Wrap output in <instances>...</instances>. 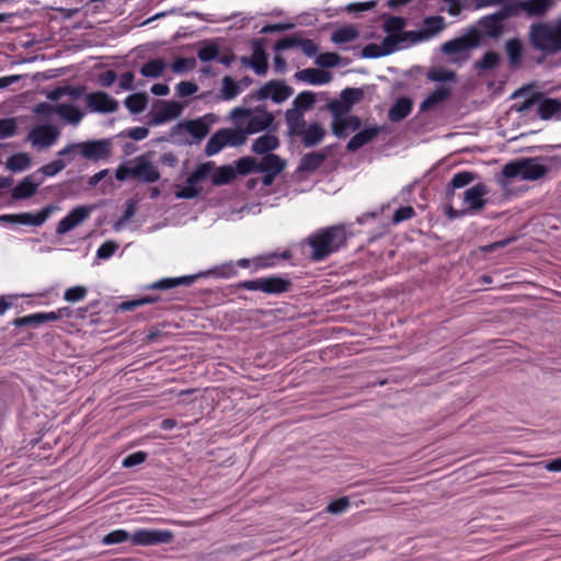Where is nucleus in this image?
<instances>
[{
  "instance_id": "56",
  "label": "nucleus",
  "mask_w": 561,
  "mask_h": 561,
  "mask_svg": "<svg viewBox=\"0 0 561 561\" xmlns=\"http://www.w3.org/2000/svg\"><path fill=\"white\" fill-rule=\"evenodd\" d=\"M219 56V47L215 43H206L197 51V57L201 61H211Z\"/></svg>"
},
{
  "instance_id": "28",
  "label": "nucleus",
  "mask_w": 561,
  "mask_h": 561,
  "mask_svg": "<svg viewBox=\"0 0 561 561\" xmlns=\"http://www.w3.org/2000/svg\"><path fill=\"white\" fill-rule=\"evenodd\" d=\"M505 50L511 68H519L523 61L524 47L519 38H510L505 43Z\"/></svg>"
},
{
  "instance_id": "38",
  "label": "nucleus",
  "mask_w": 561,
  "mask_h": 561,
  "mask_svg": "<svg viewBox=\"0 0 561 561\" xmlns=\"http://www.w3.org/2000/svg\"><path fill=\"white\" fill-rule=\"evenodd\" d=\"M196 279V276H182V277H175V278H162L160 280H157L152 283L149 288L150 289H160L165 290L170 288H174L180 285H191Z\"/></svg>"
},
{
  "instance_id": "16",
  "label": "nucleus",
  "mask_w": 561,
  "mask_h": 561,
  "mask_svg": "<svg viewBox=\"0 0 561 561\" xmlns=\"http://www.w3.org/2000/svg\"><path fill=\"white\" fill-rule=\"evenodd\" d=\"M413 110V100L409 96H400L388 111V119L399 123L407 118Z\"/></svg>"
},
{
  "instance_id": "27",
  "label": "nucleus",
  "mask_w": 561,
  "mask_h": 561,
  "mask_svg": "<svg viewBox=\"0 0 561 561\" xmlns=\"http://www.w3.org/2000/svg\"><path fill=\"white\" fill-rule=\"evenodd\" d=\"M279 147V139L275 135L264 134L256 138L252 144V151L256 154L272 153Z\"/></svg>"
},
{
  "instance_id": "49",
  "label": "nucleus",
  "mask_w": 561,
  "mask_h": 561,
  "mask_svg": "<svg viewBox=\"0 0 561 561\" xmlns=\"http://www.w3.org/2000/svg\"><path fill=\"white\" fill-rule=\"evenodd\" d=\"M424 41L427 39L422 28L419 31H403L399 39V49Z\"/></svg>"
},
{
  "instance_id": "22",
  "label": "nucleus",
  "mask_w": 561,
  "mask_h": 561,
  "mask_svg": "<svg viewBox=\"0 0 561 561\" xmlns=\"http://www.w3.org/2000/svg\"><path fill=\"white\" fill-rule=\"evenodd\" d=\"M242 64H244V65L250 64L251 67L254 69V71L257 75L266 73L267 68H268L267 56L260 43H256L254 45L251 59L249 60L247 57H243Z\"/></svg>"
},
{
  "instance_id": "6",
  "label": "nucleus",
  "mask_w": 561,
  "mask_h": 561,
  "mask_svg": "<svg viewBox=\"0 0 561 561\" xmlns=\"http://www.w3.org/2000/svg\"><path fill=\"white\" fill-rule=\"evenodd\" d=\"M291 282L287 278L272 275L251 280H243L237 285L239 289L261 290L268 295H278L290 289Z\"/></svg>"
},
{
  "instance_id": "48",
  "label": "nucleus",
  "mask_w": 561,
  "mask_h": 561,
  "mask_svg": "<svg viewBox=\"0 0 561 561\" xmlns=\"http://www.w3.org/2000/svg\"><path fill=\"white\" fill-rule=\"evenodd\" d=\"M316 102V95L313 92L305 91L299 93L294 102L293 107L290 110H298L300 113L309 110L313 103Z\"/></svg>"
},
{
  "instance_id": "18",
  "label": "nucleus",
  "mask_w": 561,
  "mask_h": 561,
  "mask_svg": "<svg viewBox=\"0 0 561 561\" xmlns=\"http://www.w3.org/2000/svg\"><path fill=\"white\" fill-rule=\"evenodd\" d=\"M362 121L358 116L351 115L342 118H334L332 122V131L339 138H345L350 131L359 129Z\"/></svg>"
},
{
  "instance_id": "47",
  "label": "nucleus",
  "mask_w": 561,
  "mask_h": 561,
  "mask_svg": "<svg viewBox=\"0 0 561 561\" xmlns=\"http://www.w3.org/2000/svg\"><path fill=\"white\" fill-rule=\"evenodd\" d=\"M226 147L224 133L221 129L217 130L207 141L205 153L208 157L215 156Z\"/></svg>"
},
{
  "instance_id": "4",
  "label": "nucleus",
  "mask_w": 561,
  "mask_h": 561,
  "mask_svg": "<svg viewBox=\"0 0 561 561\" xmlns=\"http://www.w3.org/2000/svg\"><path fill=\"white\" fill-rule=\"evenodd\" d=\"M548 168L538 162V158H524L510 162L503 168V175L508 179L520 178L522 180L536 181L543 178Z\"/></svg>"
},
{
  "instance_id": "59",
  "label": "nucleus",
  "mask_w": 561,
  "mask_h": 561,
  "mask_svg": "<svg viewBox=\"0 0 561 561\" xmlns=\"http://www.w3.org/2000/svg\"><path fill=\"white\" fill-rule=\"evenodd\" d=\"M18 130L16 119L11 118H0V139H5L14 136Z\"/></svg>"
},
{
  "instance_id": "42",
  "label": "nucleus",
  "mask_w": 561,
  "mask_h": 561,
  "mask_svg": "<svg viewBox=\"0 0 561 561\" xmlns=\"http://www.w3.org/2000/svg\"><path fill=\"white\" fill-rule=\"evenodd\" d=\"M57 114L62 119H65L69 123H72V124H78L83 117V114L81 113V111L78 107H76L75 105L65 104V103L57 105Z\"/></svg>"
},
{
  "instance_id": "12",
  "label": "nucleus",
  "mask_w": 561,
  "mask_h": 561,
  "mask_svg": "<svg viewBox=\"0 0 561 561\" xmlns=\"http://www.w3.org/2000/svg\"><path fill=\"white\" fill-rule=\"evenodd\" d=\"M293 94V89L282 81L272 80L256 91L257 100L271 98L275 103H282Z\"/></svg>"
},
{
  "instance_id": "8",
  "label": "nucleus",
  "mask_w": 561,
  "mask_h": 561,
  "mask_svg": "<svg viewBox=\"0 0 561 561\" xmlns=\"http://www.w3.org/2000/svg\"><path fill=\"white\" fill-rule=\"evenodd\" d=\"M173 538V533L168 529L140 528L130 535V542L134 546H154L170 543Z\"/></svg>"
},
{
  "instance_id": "21",
  "label": "nucleus",
  "mask_w": 561,
  "mask_h": 561,
  "mask_svg": "<svg viewBox=\"0 0 561 561\" xmlns=\"http://www.w3.org/2000/svg\"><path fill=\"white\" fill-rule=\"evenodd\" d=\"M57 209H58L57 206L48 205V206L44 207L43 209H41L37 214L20 213V218H19L20 225L39 227Z\"/></svg>"
},
{
  "instance_id": "3",
  "label": "nucleus",
  "mask_w": 561,
  "mask_h": 561,
  "mask_svg": "<svg viewBox=\"0 0 561 561\" xmlns=\"http://www.w3.org/2000/svg\"><path fill=\"white\" fill-rule=\"evenodd\" d=\"M230 118L234 125L242 126L247 136L267 129L274 122V115L263 107H234L230 112Z\"/></svg>"
},
{
  "instance_id": "60",
  "label": "nucleus",
  "mask_w": 561,
  "mask_h": 561,
  "mask_svg": "<svg viewBox=\"0 0 561 561\" xmlns=\"http://www.w3.org/2000/svg\"><path fill=\"white\" fill-rule=\"evenodd\" d=\"M88 289L84 286L69 287L64 293V299L68 302H77L85 298Z\"/></svg>"
},
{
  "instance_id": "14",
  "label": "nucleus",
  "mask_w": 561,
  "mask_h": 561,
  "mask_svg": "<svg viewBox=\"0 0 561 561\" xmlns=\"http://www.w3.org/2000/svg\"><path fill=\"white\" fill-rule=\"evenodd\" d=\"M92 207L78 206L71 209L66 217H64L56 227V233L62 236L89 218Z\"/></svg>"
},
{
  "instance_id": "46",
  "label": "nucleus",
  "mask_w": 561,
  "mask_h": 561,
  "mask_svg": "<svg viewBox=\"0 0 561 561\" xmlns=\"http://www.w3.org/2000/svg\"><path fill=\"white\" fill-rule=\"evenodd\" d=\"M220 93L222 100L229 101L237 98L241 93V87L231 77L226 76L222 79Z\"/></svg>"
},
{
  "instance_id": "58",
  "label": "nucleus",
  "mask_w": 561,
  "mask_h": 561,
  "mask_svg": "<svg viewBox=\"0 0 561 561\" xmlns=\"http://www.w3.org/2000/svg\"><path fill=\"white\" fill-rule=\"evenodd\" d=\"M130 540V535L127 530L125 529H115L111 533H108L107 535L104 536L103 538V543L105 545H117V543H122V542H126Z\"/></svg>"
},
{
  "instance_id": "50",
  "label": "nucleus",
  "mask_w": 561,
  "mask_h": 561,
  "mask_svg": "<svg viewBox=\"0 0 561 561\" xmlns=\"http://www.w3.org/2000/svg\"><path fill=\"white\" fill-rule=\"evenodd\" d=\"M358 32L353 26H343L332 34V41L336 44L350 43L356 39Z\"/></svg>"
},
{
  "instance_id": "39",
  "label": "nucleus",
  "mask_w": 561,
  "mask_h": 561,
  "mask_svg": "<svg viewBox=\"0 0 561 561\" xmlns=\"http://www.w3.org/2000/svg\"><path fill=\"white\" fill-rule=\"evenodd\" d=\"M186 131L195 139L202 140L209 133V126L202 118L187 121L184 123Z\"/></svg>"
},
{
  "instance_id": "34",
  "label": "nucleus",
  "mask_w": 561,
  "mask_h": 561,
  "mask_svg": "<svg viewBox=\"0 0 561 561\" xmlns=\"http://www.w3.org/2000/svg\"><path fill=\"white\" fill-rule=\"evenodd\" d=\"M327 160V153L320 151L309 152L302 156L298 167L299 171L313 172Z\"/></svg>"
},
{
  "instance_id": "2",
  "label": "nucleus",
  "mask_w": 561,
  "mask_h": 561,
  "mask_svg": "<svg viewBox=\"0 0 561 561\" xmlns=\"http://www.w3.org/2000/svg\"><path fill=\"white\" fill-rule=\"evenodd\" d=\"M528 38L533 48L545 55L561 53V19L531 24Z\"/></svg>"
},
{
  "instance_id": "32",
  "label": "nucleus",
  "mask_w": 561,
  "mask_h": 561,
  "mask_svg": "<svg viewBox=\"0 0 561 561\" xmlns=\"http://www.w3.org/2000/svg\"><path fill=\"white\" fill-rule=\"evenodd\" d=\"M561 101L558 99L543 98L538 105V115L541 119L548 121L557 115L561 118Z\"/></svg>"
},
{
  "instance_id": "9",
  "label": "nucleus",
  "mask_w": 561,
  "mask_h": 561,
  "mask_svg": "<svg viewBox=\"0 0 561 561\" xmlns=\"http://www.w3.org/2000/svg\"><path fill=\"white\" fill-rule=\"evenodd\" d=\"M407 24L408 20L403 16L389 15L386 18L382 24V30L387 34L383 45L388 46L389 50H399V39Z\"/></svg>"
},
{
  "instance_id": "43",
  "label": "nucleus",
  "mask_w": 561,
  "mask_h": 561,
  "mask_svg": "<svg viewBox=\"0 0 561 561\" xmlns=\"http://www.w3.org/2000/svg\"><path fill=\"white\" fill-rule=\"evenodd\" d=\"M7 168L12 172H20L28 169L31 164V158L27 153L20 152L14 153L7 160Z\"/></svg>"
},
{
  "instance_id": "53",
  "label": "nucleus",
  "mask_w": 561,
  "mask_h": 561,
  "mask_svg": "<svg viewBox=\"0 0 561 561\" xmlns=\"http://www.w3.org/2000/svg\"><path fill=\"white\" fill-rule=\"evenodd\" d=\"M364 96L363 90L358 88H346L341 93L342 102L351 110L352 105L358 103Z\"/></svg>"
},
{
  "instance_id": "52",
  "label": "nucleus",
  "mask_w": 561,
  "mask_h": 561,
  "mask_svg": "<svg viewBox=\"0 0 561 561\" xmlns=\"http://www.w3.org/2000/svg\"><path fill=\"white\" fill-rule=\"evenodd\" d=\"M394 53V50H389L388 46L383 45V41L380 45L377 44H367L362 51V56L364 58H378L381 56H387Z\"/></svg>"
},
{
  "instance_id": "62",
  "label": "nucleus",
  "mask_w": 561,
  "mask_h": 561,
  "mask_svg": "<svg viewBox=\"0 0 561 561\" xmlns=\"http://www.w3.org/2000/svg\"><path fill=\"white\" fill-rule=\"evenodd\" d=\"M66 168V162L61 159L54 160L43 165L38 171L45 176H54Z\"/></svg>"
},
{
  "instance_id": "19",
  "label": "nucleus",
  "mask_w": 561,
  "mask_h": 561,
  "mask_svg": "<svg viewBox=\"0 0 561 561\" xmlns=\"http://www.w3.org/2000/svg\"><path fill=\"white\" fill-rule=\"evenodd\" d=\"M479 44V35L478 33L469 34L466 37L455 38L453 41L446 42L443 45V50L446 54H457L465 51L468 48L474 47Z\"/></svg>"
},
{
  "instance_id": "23",
  "label": "nucleus",
  "mask_w": 561,
  "mask_h": 561,
  "mask_svg": "<svg viewBox=\"0 0 561 561\" xmlns=\"http://www.w3.org/2000/svg\"><path fill=\"white\" fill-rule=\"evenodd\" d=\"M325 129L320 123H311L308 127L304 129L300 134V138L305 147H313L321 142L325 137Z\"/></svg>"
},
{
  "instance_id": "10",
  "label": "nucleus",
  "mask_w": 561,
  "mask_h": 561,
  "mask_svg": "<svg viewBox=\"0 0 561 561\" xmlns=\"http://www.w3.org/2000/svg\"><path fill=\"white\" fill-rule=\"evenodd\" d=\"M79 153L92 161L107 159L111 154L112 142L110 139L88 140L78 142Z\"/></svg>"
},
{
  "instance_id": "55",
  "label": "nucleus",
  "mask_w": 561,
  "mask_h": 561,
  "mask_svg": "<svg viewBox=\"0 0 561 561\" xmlns=\"http://www.w3.org/2000/svg\"><path fill=\"white\" fill-rule=\"evenodd\" d=\"M158 299H159L158 296L147 295V296H144V297L139 298V299H133V300L123 301L119 305V309L122 311H131V310H134V309H136L138 307L144 306V305L153 304Z\"/></svg>"
},
{
  "instance_id": "20",
  "label": "nucleus",
  "mask_w": 561,
  "mask_h": 561,
  "mask_svg": "<svg viewBox=\"0 0 561 561\" xmlns=\"http://www.w3.org/2000/svg\"><path fill=\"white\" fill-rule=\"evenodd\" d=\"M503 20L496 13L483 16L479 25L484 35L491 38L500 37L504 32Z\"/></svg>"
},
{
  "instance_id": "1",
  "label": "nucleus",
  "mask_w": 561,
  "mask_h": 561,
  "mask_svg": "<svg viewBox=\"0 0 561 561\" xmlns=\"http://www.w3.org/2000/svg\"><path fill=\"white\" fill-rule=\"evenodd\" d=\"M346 240L347 232L343 225L320 229L308 238V245L312 250L310 257L316 262L323 261L343 248Z\"/></svg>"
},
{
  "instance_id": "40",
  "label": "nucleus",
  "mask_w": 561,
  "mask_h": 561,
  "mask_svg": "<svg viewBox=\"0 0 561 561\" xmlns=\"http://www.w3.org/2000/svg\"><path fill=\"white\" fill-rule=\"evenodd\" d=\"M124 103L131 114H139L147 107L148 98L145 93H134L128 95Z\"/></svg>"
},
{
  "instance_id": "24",
  "label": "nucleus",
  "mask_w": 561,
  "mask_h": 561,
  "mask_svg": "<svg viewBox=\"0 0 561 561\" xmlns=\"http://www.w3.org/2000/svg\"><path fill=\"white\" fill-rule=\"evenodd\" d=\"M296 77L313 85L325 84L331 81V73L317 68H307L296 73Z\"/></svg>"
},
{
  "instance_id": "13",
  "label": "nucleus",
  "mask_w": 561,
  "mask_h": 561,
  "mask_svg": "<svg viewBox=\"0 0 561 561\" xmlns=\"http://www.w3.org/2000/svg\"><path fill=\"white\" fill-rule=\"evenodd\" d=\"M182 111V104L176 101H161L152 111L150 125L157 126L174 119L181 115Z\"/></svg>"
},
{
  "instance_id": "26",
  "label": "nucleus",
  "mask_w": 561,
  "mask_h": 561,
  "mask_svg": "<svg viewBox=\"0 0 561 561\" xmlns=\"http://www.w3.org/2000/svg\"><path fill=\"white\" fill-rule=\"evenodd\" d=\"M557 0H523L522 8L527 16H542L556 3Z\"/></svg>"
},
{
  "instance_id": "11",
  "label": "nucleus",
  "mask_w": 561,
  "mask_h": 561,
  "mask_svg": "<svg viewBox=\"0 0 561 561\" xmlns=\"http://www.w3.org/2000/svg\"><path fill=\"white\" fill-rule=\"evenodd\" d=\"M85 103L91 112L95 113H114L118 110V102L110 94L103 91L88 93Z\"/></svg>"
},
{
  "instance_id": "51",
  "label": "nucleus",
  "mask_w": 561,
  "mask_h": 561,
  "mask_svg": "<svg viewBox=\"0 0 561 561\" xmlns=\"http://www.w3.org/2000/svg\"><path fill=\"white\" fill-rule=\"evenodd\" d=\"M500 64V56L497 53L490 50L486 51L481 59L476 62V68L482 71L492 70Z\"/></svg>"
},
{
  "instance_id": "29",
  "label": "nucleus",
  "mask_w": 561,
  "mask_h": 561,
  "mask_svg": "<svg viewBox=\"0 0 561 561\" xmlns=\"http://www.w3.org/2000/svg\"><path fill=\"white\" fill-rule=\"evenodd\" d=\"M285 167V160L275 153H267L257 162V172H273L274 174H279Z\"/></svg>"
},
{
  "instance_id": "25",
  "label": "nucleus",
  "mask_w": 561,
  "mask_h": 561,
  "mask_svg": "<svg viewBox=\"0 0 561 561\" xmlns=\"http://www.w3.org/2000/svg\"><path fill=\"white\" fill-rule=\"evenodd\" d=\"M285 121L288 127V135L291 137H299L306 126L304 113L298 110H287L285 112Z\"/></svg>"
},
{
  "instance_id": "54",
  "label": "nucleus",
  "mask_w": 561,
  "mask_h": 561,
  "mask_svg": "<svg viewBox=\"0 0 561 561\" xmlns=\"http://www.w3.org/2000/svg\"><path fill=\"white\" fill-rule=\"evenodd\" d=\"M45 323L44 314L43 312H36L32 314H27L21 318H16L13 321V324L15 327H38L41 324Z\"/></svg>"
},
{
  "instance_id": "37",
  "label": "nucleus",
  "mask_w": 561,
  "mask_h": 561,
  "mask_svg": "<svg viewBox=\"0 0 561 561\" xmlns=\"http://www.w3.org/2000/svg\"><path fill=\"white\" fill-rule=\"evenodd\" d=\"M224 133L226 146L239 147L247 141V134L241 125H236V128H221Z\"/></svg>"
},
{
  "instance_id": "44",
  "label": "nucleus",
  "mask_w": 561,
  "mask_h": 561,
  "mask_svg": "<svg viewBox=\"0 0 561 561\" xmlns=\"http://www.w3.org/2000/svg\"><path fill=\"white\" fill-rule=\"evenodd\" d=\"M236 178V170L231 165L219 167L211 176L214 185L220 186L229 184Z\"/></svg>"
},
{
  "instance_id": "15",
  "label": "nucleus",
  "mask_w": 561,
  "mask_h": 561,
  "mask_svg": "<svg viewBox=\"0 0 561 561\" xmlns=\"http://www.w3.org/2000/svg\"><path fill=\"white\" fill-rule=\"evenodd\" d=\"M59 137V130L53 125H39L34 127L27 139L33 146L39 148H48L54 145Z\"/></svg>"
},
{
  "instance_id": "41",
  "label": "nucleus",
  "mask_w": 561,
  "mask_h": 561,
  "mask_svg": "<svg viewBox=\"0 0 561 561\" xmlns=\"http://www.w3.org/2000/svg\"><path fill=\"white\" fill-rule=\"evenodd\" d=\"M522 1L523 0H504L501 9L495 13L503 21L512 16H517L520 12H524V9L522 8Z\"/></svg>"
},
{
  "instance_id": "5",
  "label": "nucleus",
  "mask_w": 561,
  "mask_h": 561,
  "mask_svg": "<svg viewBox=\"0 0 561 561\" xmlns=\"http://www.w3.org/2000/svg\"><path fill=\"white\" fill-rule=\"evenodd\" d=\"M488 193L489 190L485 184L478 183L473 185L463 193V204L467 205V208L459 211L453 206H449L446 210V215L450 219H456L467 214H474L480 211L486 205L485 195Z\"/></svg>"
},
{
  "instance_id": "61",
  "label": "nucleus",
  "mask_w": 561,
  "mask_h": 561,
  "mask_svg": "<svg viewBox=\"0 0 561 561\" xmlns=\"http://www.w3.org/2000/svg\"><path fill=\"white\" fill-rule=\"evenodd\" d=\"M340 62V56L336 53H322L317 56L316 64L325 67L332 68L337 66Z\"/></svg>"
},
{
  "instance_id": "64",
  "label": "nucleus",
  "mask_w": 561,
  "mask_h": 561,
  "mask_svg": "<svg viewBox=\"0 0 561 561\" xmlns=\"http://www.w3.org/2000/svg\"><path fill=\"white\" fill-rule=\"evenodd\" d=\"M415 216V210L412 206H401L399 207L393 216H392V222L394 225L400 224L402 221L409 220Z\"/></svg>"
},
{
  "instance_id": "7",
  "label": "nucleus",
  "mask_w": 561,
  "mask_h": 561,
  "mask_svg": "<svg viewBox=\"0 0 561 561\" xmlns=\"http://www.w3.org/2000/svg\"><path fill=\"white\" fill-rule=\"evenodd\" d=\"M211 172L210 163L199 164L186 179L185 184L175 191V197L182 199H192L198 197L203 187L199 182L205 180Z\"/></svg>"
},
{
  "instance_id": "57",
  "label": "nucleus",
  "mask_w": 561,
  "mask_h": 561,
  "mask_svg": "<svg viewBox=\"0 0 561 561\" xmlns=\"http://www.w3.org/2000/svg\"><path fill=\"white\" fill-rule=\"evenodd\" d=\"M236 174L247 175L253 171L257 172V162L252 157L240 158L236 162Z\"/></svg>"
},
{
  "instance_id": "33",
  "label": "nucleus",
  "mask_w": 561,
  "mask_h": 561,
  "mask_svg": "<svg viewBox=\"0 0 561 561\" xmlns=\"http://www.w3.org/2000/svg\"><path fill=\"white\" fill-rule=\"evenodd\" d=\"M41 182L35 183L32 180V175L24 178L13 190L11 193L12 198L14 199H25L32 197L39 186Z\"/></svg>"
},
{
  "instance_id": "31",
  "label": "nucleus",
  "mask_w": 561,
  "mask_h": 561,
  "mask_svg": "<svg viewBox=\"0 0 561 561\" xmlns=\"http://www.w3.org/2000/svg\"><path fill=\"white\" fill-rule=\"evenodd\" d=\"M451 90L447 87H439L420 104L421 112H427L450 98Z\"/></svg>"
},
{
  "instance_id": "63",
  "label": "nucleus",
  "mask_w": 561,
  "mask_h": 561,
  "mask_svg": "<svg viewBox=\"0 0 561 561\" xmlns=\"http://www.w3.org/2000/svg\"><path fill=\"white\" fill-rule=\"evenodd\" d=\"M350 505V499L347 496H342L330 502L327 506V512L330 514H340L345 512Z\"/></svg>"
},
{
  "instance_id": "36",
  "label": "nucleus",
  "mask_w": 561,
  "mask_h": 561,
  "mask_svg": "<svg viewBox=\"0 0 561 561\" xmlns=\"http://www.w3.org/2000/svg\"><path fill=\"white\" fill-rule=\"evenodd\" d=\"M446 27L445 19L442 15L427 16L423 20V33L426 39L440 33Z\"/></svg>"
},
{
  "instance_id": "30",
  "label": "nucleus",
  "mask_w": 561,
  "mask_h": 561,
  "mask_svg": "<svg viewBox=\"0 0 561 561\" xmlns=\"http://www.w3.org/2000/svg\"><path fill=\"white\" fill-rule=\"evenodd\" d=\"M134 178L147 183H154L159 180L160 173L152 163L140 161L134 165Z\"/></svg>"
},
{
  "instance_id": "17",
  "label": "nucleus",
  "mask_w": 561,
  "mask_h": 561,
  "mask_svg": "<svg viewBox=\"0 0 561 561\" xmlns=\"http://www.w3.org/2000/svg\"><path fill=\"white\" fill-rule=\"evenodd\" d=\"M381 133V127L373 126L365 128L355 134L346 145V149L350 152H355L365 145L373 141Z\"/></svg>"
},
{
  "instance_id": "45",
  "label": "nucleus",
  "mask_w": 561,
  "mask_h": 561,
  "mask_svg": "<svg viewBox=\"0 0 561 561\" xmlns=\"http://www.w3.org/2000/svg\"><path fill=\"white\" fill-rule=\"evenodd\" d=\"M164 68V60L157 58L144 64L142 67L140 68V73L147 78H158L162 75Z\"/></svg>"
},
{
  "instance_id": "35",
  "label": "nucleus",
  "mask_w": 561,
  "mask_h": 561,
  "mask_svg": "<svg viewBox=\"0 0 561 561\" xmlns=\"http://www.w3.org/2000/svg\"><path fill=\"white\" fill-rule=\"evenodd\" d=\"M476 178V174L470 171H461L456 173L446 187L447 198H451L456 188H462L470 184Z\"/></svg>"
}]
</instances>
